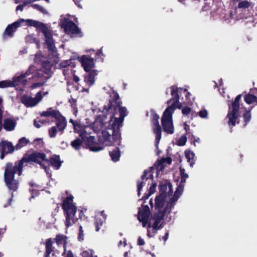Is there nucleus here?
Segmentation results:
<instances>
[{"mask_svg":"<svg viewBox=\"0 0 257 257\" xmlns=\"http://www.w3.org/2000/svg\"><path fill=\"white\" fill-rule=\"evenodd\" d=\"M161 162V159L156 162L153 166L154 167V169L156 168L158 171H163L165 168V166L164 163Z\"/></svg>","mask_w":257,"mask_h":257,"instance_id":"nucleus-38","label":"nucleus"},{"mask_svg":"<svg viewBox=\"0 0 257 257\" xmlns=\"http://www.w3.org/2000/svg\"><path fill=\"white\" fill-rule=\"evenodd\" d=\"M31 7H32L33 9H36L37 10L40 11V12L43 14L46 13V11L42 6L38 4L31 5Z\"/></svg>","mask_w":257,"mask_h":257,"instance_id":"nucleus-48","label":"nucleus"},{"mask_svg":"<svg viewBox=\"0 0 257 257\" xmlns=\"http://www.w3.org/2000/svg\"><path fill=\"white\" fill-rule=\"evenodd\" d=\"M48 161H46V163H50L51 165L55 168L56 170H58L60 168L63 161L60 160V157L59 155H54L51 157L49 159H47Z\"/></svg>","mask_w":257,"mask_h":257,"instance_id":"nucleus-15","label":"nucleus"},{"mask_svg":"<svg viewBox=\"0 0 257 257\" xmlns=\"http://www.w3.org/2000/svg\"><path fill=\"white\" fill-rule=\"evenodd\" d=\"M157 186V183L156 182H152L151 186L149 188V195H152L154 194L156 191V188Z\"/></svg>","mask_w":257,"mask_h":257,"instance_id":"nucleus-52","label":"nucleus"},{"mask_svg":"<svg viewBox=\"0 0 257 257\" xmlns=\"http://www.w3.org/2000/svg\"><path fill=\"white\" fill-rule=\"evenodd\" d=\"M161 123L163 131L168 134H173L174 128L173 123V119L165 120L161 119Z\"/></svg>","mask_w":257,"mask_h":257,"instance_id":"nucleus-13","label":"nucleus"},{"mask_svg":"<svg viewBox=\"0 0 257 257\" xmlns=\"http://www.w3.org/2000/svg\"><path fill=\"white\" fill-rule=\"evenodd\" d=\"M17 122L11 118H6L4 120L3 127L7 131H12L14 130Z\"/></svg>","mask_w":257,"mask_h":257,"instance_id":"nucleus-17","label":"nucleus"},{"mask_svg":"<svg viewBox=\"0 0 257 257\" xmlns=\"http://www.w3.org/2000/svg\"><path fill=\"white\" fill-rule=\"evenodd\" d=\"M80 62L82 66L83 67L84 70L86 72H89L94 67V59L90 58L86 55L82 56L80 59Z\"/></svg>","mask_w":257,"mask_h":257,"instance_id":"nucleus-9","label":"nucleus"},{"mask_svg":"<svg viewBox=\"0 0 257 257\" xmlns=\"http://www.w3.org/2000/svg\"><path fill=\"white\" fill-rule=\"evenodd\" d=\"M44 143L43 141V139L41 138L36 139L34 141V144L35 146L39 148L43 147Z\"/></svg>","mask_w":257,"mask_h":257,"instance_id":"nucleus-49","label":"nucleus"},{"mask_svg":"<svg viewBox=\"0 0 257 257\" xmlns=\"http://www.w3.org/2000/svg\"><path fill=\"white\" fill-rule=\"evenodd\" d=\"M153 170H154V167H150V170H145L144 171V173H143V175L141 176V179L143 180H144L145 179H146V180L148 179L149 177H147V176L148 174L149 173H150V178L152 179H153V172H152Z\"/></svg>","mask_w":257,"mask_h":257,"instance_id":"nucleus-37","label":"nucleus"},{"mask_svg":"<svg viewBox=\"0 0 257 257\" xmlns=\"http://www.w3.org/2000/svg\"><path fill=\"white\" fill-rule=\"evenodd\" d=\"M250 6V3L247 1L244 0L239 2L238 4V8L239 9H247Z\"/></svg>","mask_w":257,"mask_h":257,"instance_id":"nucleus-40","label":"nucleus"},{"mask_svg":"<svg viewBox=\"0 0 257 257\" xmlns=\"http://www.w3.org/2000/svg\"><path fill=\"white\" fill-rule=\"evenodd\" d=\"M21 102L27 107H32L36 105L38 103V101H37L36 98L24 95L21 98Z\"/></svg>","mask_w":257,"mask_h":257,"instance_id":"nucleus-18","label":"nucleus"},{"mask_svg":"<svg viewBox=\"0 0 257 257\" xmlns=\"http://www.w3.org/2000/svg\"><path fill=\"white\" fill-rule=\"evenodd\" d=\"M151 113V121L153 123V131L154 134L156 135L155 142L157 147L162 138V129L159 123V115L156 112L155 110L152 109L150 111Z\"/></svg>","mask_w":257,"mask_h":257,"instance_id":"nucleus-7","label":"nucleus"},{"mask_svg":"<svg viewBox=\"0 0 257 257\" xmlns=\"http://www.w3.org/2000/svg\"><path fill=\"white\" fill-rule=\"evenodd\" d=\"M42 85H43V83H42L41 82L34 83L31 86V88L32 89H35V88H36L37 87H39L42 86Z\"/></svg>","mask_w":257,"mask_h":257,"instance_id":"nucleus-63","label":"nucleus"},{"mask_svg":"<svg viewBox=\"0 0 257 257\" xmlns=\"http://www.w3.org/2000/svg\"><path fill=\"white\" fill-rule=\"evenodd\" d=\"M73 195L70 194L63 200L61 205L66 217L65 225L67 227L72 226L78 219H82L85 217L82 210H79V218L74 217L77 211V207L73 203Z\"/></svg>","mask_w":257,"mask_h":257,"instance_id":"nucleus-3","label":"nucleus"},{"mask_svg":"<svg viewBox=\"0 0 257 257\" xmlns=\"http://www.w3.org/2000/svg\"><path fill=\"white\" fill-rule=\"evenodd\" d=\"M183 188H180L177 186L176 190L175 192L174 196L170 199V202L174 203L179 199L180 196L181 195L183 191Z\"/></svg>","mask_w":257,"mask_h":257,"instance_id":"nucleus-31","label":"nucleus"},{"mask_svg":"<svg viewBox=\"0 0 257 257\" xmlns=\"http://www.w3.org/2000/svg\"><path fill=\"white\" fill-rule=\"evenodd\" d=\"M26 22L27 25L34 27L43 33L46 38V43L48 50L53 52L55 51L56 50V47L53 41L52 35L46 25L41 22L31 19H27Z\"/></svg>","mask_w":257,"mask_h":257,"instance_id":"nucleus-4","label":"nucleus"},{"mask_svg":"<svg viewBox=\"0 0 257 257\" xmlns=\"http://www.w3.org/2000/svg\"><path fill=\"white\" fill-rule=\"evenodd\" d=\"M96 70L90 71L87 76L85 77L84 81L89 86H92L94 83V77L97 75Z\"/></svg>","mask_w":257,"mask_h":257,"instance_id":"nucleus-23","label":"nucleus"},{"mask_svg":"<svg viewBox=\"0 0 257 257\" xmlns=\"http://www.w3.org/2000/svg\"><path fill=\"white\" fill-rule=\"evenodd\" d=\"M158 211V212H159V214H160V216L163 219L164 217H165L166 214L167 213H168V210L165 207L163 210L162 209H156Z\"/></svg>","mask_w":257,"mask_h":257,"instance_id":"nucleus-54","label":"nucleus"},{"mask_svg":"<svg viewBox=\"0 0 257 257\" xmlns=\"http://www.w3.org/2000/svg\"><path fill=\"white\" fill-rule=\"evenodd\" d=\"M48 161L46 155L44 153L34 151L31 154L25 153L22 158L16 161L14 164L12 162L7 163L5 167L4 181L9 189L13 191L17 190L19 181L15 179V175H22L24 166H27L28 163L34 162L39 164L41 168L47 171V167L43 162Z\"/></svg>","mask_w":257,"mask_h":257,"instance_id":"nucleus-2","label":"nucleus"},{"mask_svg":"<svg viewBox=\"0 0 257 257\" xmlns=\"http://www.w3.org/2000/svg\"><path fill=\"white\" fill-rule=\"evenodd\" d=\"M57 133V128L55 126L51 127L49 130V135L50 138H55L56 136Z\"/></svg>","mask_w":257,"mask_h":257,"instance_id":"nucleus-45","label":"nucleus"},{"mask_svg":"<svg viewBox=\"0 0 257 257\" xmlns=\"http://www.w3.org/2000/svg\"><path fill=\"white\" fill-rule=\"evenodd\" d=\"M151 219L154 220H158V221H161L162 220V218L160 216V214H159V212H158V211L154 212L153 214L152 215L151 217Z\"/></svg>","mask_w":257,"mask_h":257,"instance_id":"nucleus-51","label":"nucleus"},{"mask_svg":"<svg viewBox=\"0 0 257 257\" xmlns=\"http://www.w3.org/2000/svg\"><path fill=\"white\" fill-rule=\"evenodd\" d=\"M145 242L144 240L141 237L139 236L137 240V244L140 246H143L145 245Z\"/></svg>","mask_w":257,"mask_h":257,"instance_id":"nucleus-62","label":"nucleus"},{"mask_svg":"<svg viewBox=\"0 0 257 257\" xmlns=\"http://www.w3.org/2000/svg\"><path fill=\"white\" fill-rule=\"evenodd\" d=\"M161 221L154 220V222L152 225V227L154 230H160L163 228L162 224H160Z\"/></svg>","mask_w":257,"mask_h":257,"instance_id":"nucleus-46","label":"nucleus"},{"mask_svg":"<svg viewBox=\"0 0 257 257\" xmlns=\"http://www.w3.org/2000/svg\"><path fill=\"white\" fill-rule=\"evenodd\" d=\"M176 109L174 104H171L164 111L161 119H165V120L173 119L172 114Z\"/></svg>","mask_w":257,"mask_h":257,"instance_id":"nucleus-20","label":"nucleus"},{"mask_svg":"<svg viewBox=\"0 0 257 257\" xmlns=\"http://www.w3.org/2000/svg\"><path fill=\"white\" fill-rule=\"evenodd\" d=\"M199 115L201 118H207L208 115V112L206 109L200 110L199 112Z\"/></svg>","mask_w":257,"mask_h":257,"instance_id":"nucleus-59","label":"nucleus"},{"mask_svg":"<svg viewBox=\"0 0 257 257\" xmlns=\"http://www.w3.org/2000/svg\"><path fill=\"white\" fill-rule=\"evenodd\" d=\"M179 170L181 176V180L177 186L181 189H184V184L186 182V179L188 178V175L185 172V169L181 167L179 168Z\"/></svg>","mask_w":257,"mask_h":257,"instance_id":"nucleus-24","label":"nucleus"},{"mask_svg":"<svg viewBox=\"0 0 257 257\" xmlns=\"http://www.w3.org/2000/svg\"><path fill=\"white\" fill-rule=\"evenodd\" d=\"M150 213L145 212L141 210L140 208H139L138 219L139 218L140 219H149Z\"/></svg>","mask_w":257,"mask_h":257,"instance_id":"nucleus-36","label":"nucleus"},{"mask_svg":"<svg viewBox=\"0 0 257 257\" xmlns=\"http://www.w3.org/2000/svg\"><path fill=\"white\" fill-rule=\"evenodd\" d=\"M161 163H167L168 164L170 165L172 163V160L171 157H168L167 158H161Z\"/></svg>","mask_w":257,"mask_h":257,"instance_id":"nucleus-60","label":"nucleus"},{"mask_svg":"<svg viewBox=\"0 0 257 257\" xmlns=\"http://www.w3.org/2000/svg\"><path fill=\"white\" fill-rule=\"evenodd\" d=\"M30 73V71L28 70L25 73H22L20 75L14 77L12 82H14V87L18 85L20 83L24 85H26L27 83L26 77L29 76Z\"/></svg>","mask_w":257,"mask_h":257,"instance_id":"nucleus-12","label":"nucleus"},{"mask_svg":"<svg viewBox=\"0 0 257 257\" xmlns=\"http://www.w3.org/2000/svg\"><path fill=\"white\" fill-rule=\"evenodd\" d=\"M103 148H104V147H103L102 146H100L99 144H96V143H94V145H92V146H91V147H90V148H89V150L91 151L95 152H99V151L103 150Z\"/></svg>","mask_w":257,"mask_h":257,"instance_id":"nucleus-41","label":"nucleus"},{"mask_svg":"<svg viewBox=\"0 0 257 257\" xmlns=\"http://www.w3.org/2000/svg\"><path fill=\"white\" fill-rule=\"evenodd\" d=\"M79 137L81 138L80 139L82 140L83 142L88 137L86 132L85 131L80 132L79 133Z\"/></svg>","mask_w":257,"mask_h":257,"instance_id":"nucleus-56","label":"nucleus"},{"mask_svg":"<svg viewBox=\"0 0 257 257\" xmlns=\"http://www.w3.org/2000/svg\"><path fill=\"white\" fill-rule=\"evenodd\" d=\"M60 26L64 29L65 33L75 37H82L83 33L81 29L71 20L65 18L60 22Z\"/></svg>","mask_w":257,"mask_h":257,"instance_id":"nucleus-6","label":"nucleus"},{"mask_svg":"<svg viewBox=\"0 0 257 257\" xmlns=\"http://www.w3.org/2000/svg\"><path fill=\"white\" fill-rule=\"evenodd\" d=\"M122 102L118 93L113 90L109 94V98L107 104L104 105L102 111L103 113L102 116H97V120L100 121L101 125L105 124L104 120L106 118L108 113H110L111 116L109 120L110 127L112 130V139L113 142L110 143L113 145L116 142L120 137V127L122 126V123L124 117L127 115V109L125 107L122 106Z\"/></svg>","mask_w":257,"mask_h":257,"instance_id":"nucleus-1","label":"nucleus"},{"mask_svg":"<svg viewBox=\"0 0 257 257\" xmlns=\"http://www.w3.org/2000/svg\"><path fill=\"white\" fill-rule=\"evenodd\" d=\"M53 64L48 60L42 62V70L45 74H48L51 70Z\"/></svg>","mask_w":257,"mask_h":257,"instance_id":"nucleus-28","label":"nucleus"},{"mask_svg":"<svg viewBox=\"0 0 257 257\" xmlns=\"http://www.w3.org/2000/svg\"><path fill=\"white\" fill-rule=\"evenodd\" d=\"M244 100L247 104H250L255 102L256 96L253 94L248 93L244 96Z\"/></svg>","mask_w":257,"mask_h":257,"instance_id":"nucleus-32","label":"nucleus"},{"mask_svg":"<svg viewBox=\"0 0 257 257\" xmlns=\"http://www.w3.org/2000/svg\"><path fill=\"white\" fill-rule=\"evenodd\" d=\"M27 20L20 19L11 25H9L5 30V34L8 36H13V33L16 31L17 29L21 26V24L25 22L27 23Z\"/></svg>","mask_w":257,"mask_h":257,"instance_id":"nucleus-10","label":"nucleus"},{"mask_svg":"<svg viewBox=\"0 0 257 257\" xmlns=\"http://www.w3.org/2000/svg\"><path fill=\"white\" fill-rule=\"evenodd\" d=\"M170 88L171 89V94L172 98L167 101V103L170 104L172 103V104H174V106H176V104L179 103V92L181 93V92L179 91L180 89L175 85H172Z\"/></svg>","mask_w":257,"mask_h":257,"instance_id":"nucleus-11","label":"nucleus"},{"mask_svg":"<svg viewBox=\"0 0 257 257\" xmlns=\"http://www.w3.org/2000/svg\"><path fill=\"white\" fill-rule=\"evenodd\" d=\"M158 211V212H159V214H160V216L163 219L164 217H165L166 214L167 213H168V210L165 207L163 210L162 209H156Z\"/></svg>","mask_w":257,"mask_h":257,"instance_id":"nucleus-53","label":"nucleus"},{"mask_svg":"<svg viewBox=\"0 0 257 257\" xmlns=\"http://www.w3.org/2000/svg\"><path fill=\"white\" fill-rule=\"evenodd\" d=\"M145 184V183L144 182L138 180L137 181V190H142Z\"/></svg>","mask_w":257,"mask_h":257,"instance_id":"nucleus-61","label":"nucleus"},{"mask_svg":"<svg viewBox=\"0 0 257 257\" xmlns=\"http://www.w3.org/2000/svg\"><path fill=\"white\" fill-rule=\"evenodd\" d=\"M176 109L174 104H171L164 111L161 119H165V120L173 119L172 114Z\"/></svg>","mask_w":257,"mask_h":257,"instance_id":"nucleus-19","label":"nucleus"},{"mask_svg":"<svg viewBox=\"0 0 257 257\" xmlns=\"http://www.w3.org/2000/svg\"><path fill=\"white\" fill-rule=\"evenodd\" d=\"M78 238L80 241L84 239L83 230L81 226H80L79 228V236Z\"/></svg>","mask_w":257,"mask_h":257,"instance_id":"nucleus-58","label":"nucleus"},{"mask_svg":"<svg viewBox=\"0 0 257 257\" xmlns=\"http://www.w3.org/2000/svg\"><path fill=\"white\" fill-rule=\"evenodd\" d=\"M109 154L111 160L113 162H116L119 160L120 157V151L118 147H116L113 151H109Z\"/></svg>","mask_w":257,"mask_h":257,"instance_id":"nucleus-26","label":"nucleus"},{"mask_svg":"<svg viewBox=\"0 0 257 257\" xmlns=\"http://www.w3.org/2000/svg\"><path fill=\"white\" fill-rule=\"evenodd\" d=\"M53 241L52 238L47 239L46 242V251L45 257H49L50 253L53 251Z\"/></svg>","mask_w":257,"mask_h":257,"instance_id":"nucleus-27","label":"nucleus"},{"mask_svg":"<svg viewBox=\"0 0 257 257\" xmlns=\"http://www.w3.org/2000/svg\"><path fill=\"white\" fill-rule=\"evenodd\" d=\"M56 122V128L62 133L63 132L67 125V121L64 116L60 112L55 118Z\"/></svg>","mask_w":257,"mask_h":257,"instance_id":"nucleus-14","label":"nucleus"},{"mask_svg":"<svg viewBox=\"0 0 257 257\" xmlns=\"http://www.w3.org/2000/svg\"><path fill=\"white\" fill-rule=\"evenodd\" d=\"M60 113L59 110H54L52 107H50L47 109L46 111H44L42 112H40V114L41 116L43 117H49L51 116L54 118H56L58 114Z\"/></svg>","mask_w":257,"mask_h":257,"instance_id":"nucleus-22","label":"nucleus"},{"mask_svg":"<svg viewBox=\"0 0 257 257\" xmlns=\"http://www.w3.org/2000/svg\"><path fill=\"white\" fill-rule=\"evenodd\" d=\"M242 94H238L236 96L233 101L231 103V106L229 107V110L226 115V118L228 119L227 124L231 130L236 123H239L238 111L240 108V101Z\"/></svg>","mask_w":257,"mask_h":257,"instance_id":"nucleus-5","label":"nucleus"},{"mask_svg":"<svg viewBox=\"0 0 257 257\" xmlns=\"http://www.w3.org/2000/svg\"><path fill=\"white\" fill-rule=\"evenodd\" d=\"M191 111V108L188 106H185L182 109V112L184 115H187Z\"/></svg>","mask_w":257,"mask_h":257,"instance_id":"nucleus-57","label":"nucleus"},{"mask_svg":"<svg viewBox=\"0 0 257 257\" xmlns=\"http://www.w3.org/2000/svg\"><path fill=\"white\" fill-rule=\"evenodd\" d=\"M39 117H38L36 119L34 120V125L37 128H40L41 126L40 124L41 122H38Z\"/></svg>","mask_w":257,"mask_h":257,"instance_id":"nucleus-64","label":"nucleus"},{"mask_svg":"<svg viewBox=\"0 0 257 257\" xmlns=\"http://www.w3.org/2000/svg\"><path fill=\"white\" fill-rule=\"evenodd\" d=\"M29 190L31 193V197L30 198V199L31 198H34L35 196H37L39 194V190L35 188H30Z\"/></svg>","mask_w":257,"mask_h":257,"instance_id":"nucleus-50","label":"nucleus"},{"mask_svg":"<svg viewBox=\"0 0 257 257\" xmlns=\"http://www.w3.org/2000/svg\"><path fill=\"white\" fill-rule=\"evenodd\" d=\"M175 204L170 201L167 202L166 204L165 208L168 210V213L171 212V209L174 207Z\"/></svg>","mask_w":257,"mask_h":257,"instance_id":"nucleus-55","label":"nucleus"},{"mask_svg":"<svg viewBox=\"0 0 257 257\" xmlns=\"http://www.w3.org/2000/svg\"><path fill=\"white\" fill-rule=\"evenodd\" d=\"M138 220H139L140 222H141L142 223V226L143 227H145L147 226L148 227V228H150L152 227V224L149 219H140L139 218Z\"/></svg>","mask_w":257,"mask_h":257,"instance_id":"nucleus-43","label":"nucleus"},{"mask_svg":"<svg viewBox=\"0 0 257 257\" xmlns=\"http://www.w3.org/2000/svg\"><path fill=\"white\" fill-rule=\"evenodd\" d=\"M168 188H169L168 195L169 196H172L173 192L172 185L170 182L168 180H165L160 183L159 186V195H167Z\"/></svg>","mask_w":257,"mask_h":257,"instance_id":"nucleus-8","label":"nucleus"},{"mask_svg":"<svg viewBox=\"0 0 257 257\" xmlns=\"http://www.w3.org/2000/svg\"><path fill=\"white\" fill-rule=\"evenodd\" d=\"M66 236L63 234H58L56 235V238H55V241L58 245H63V247L64 248V251L63 253L65 254L66 252Z\"/></svg>","mask_w":257,"mask_h":257,"instance_id":"nucleus-25","label":"nucleus"},{"mask_svg":"<svg viewBox=\"0 0 257 257\" xmlns=\"http://www.w3.org/2000/svg\"><path fill=\"white\" fill-rule=\"evenodd\" d=\"M82 140L79 138H77L76 139L72 141L71 142V147L76 151H79L81 148V146L83 144Z\"/></svg>","mask_w":257,"mask_h":257,"instance_id":"nucleus-29","label":"nucleus"},{"mask_svg":"<svg viewBox=\"0 0 257 257\" xmlns=\"http://www.w3.org/2000/svg\"><path fill=\"white\" fill-rule=\"evenodd\" d=\"M242 117L243 118V127H245L250 121L251 117L250 111L245 110L243 113Z\"/></svg>","mask_w":257,"mask_h":257,"instance_id":"nucleus-30","label":"nucleus"},{"mask_svg":"<svg viewBox=\"0 0 257 257\" xmlns=\"http://www.w3.org/2000/svg\"><path fill=\"white\" fill-rule=\"evenodd\" d=\"M94 140V137L89 136L86 138L85 141H84V142L89 148H90V147L92 146V145H94V144L95 143Z\"/></svg>","mask_w":257,"mask_h":257,"instance_id":"nucleus-42","label":"nucleus"},{"mask_svg":"<svg viewBox=\"0 0 257 257\" xmlns=\"http://www.w3.org/2000/svg\"><path fill=\"white\" fill-rule=\"evenodd\" d=\"M167 195H159L156 196L155 199V209H162L165 205V200Z\"/></svg>","mask_w":257,"mask_h":257,"instance_id":"nucleus-21","label":"nucleus"},{"mask_svg":"<svg viewBox=\"0 0 257 257\" xmlns=\"http://www.w3.org/2000/svg\"><path fill=\"white\" fill-rule=\"evenodd\" d=\"M14 87V82L11 80H3L0 81V88H4L7 87Z\"/></svg>","mask_w":257,"mask_h":257,"instance_id":"nucleus-35","label":"nucleus"},{"mask_svg":"<svg viewBox=\"0 0 257 257\" xmlns=\"http://www.w3.org/2000/svg\"><path fill=\"white\" fill-rule=\"evenodd\" d=\"M29 142L28 140L26 139L25 137H23L19 139L18 143L16 145L15 148L17 150L20 149L22 147L26 146Z\"/></svg>","mask_w":257,"mask_h":257,"instance_id":"nucleus-34","label":"nucleus"},{"mask_svg":"<svg viewBox=\"0 0 257 257\" xmlns=\"http://www.w3.org/2000/svg\"><path fill=\"white\" fill-rule=\"evenodd\" d=\"M187 142V137L185 135L182 136L177 141V145L179 146H183Z\"/></svg>","mask_w":257,"mask_h":257,"instance_id":"nucleus-44","label":"nucleus"},{"mask_svg":"<svg viewBox=\"0 0 257 257\" xmlns=\"http://www.w3.org/2000/svg\"><path fill=\"white\" fill-rule=\"evenodd\" d=\"M185 156L187 159V162L190 163V166L192 167L194 164L193 161L191 162V160H193L195 154L190 150H187L185 151Z\"/></svg>","mask_w":257,"mask_h":257,"instance_id":"nucleus-33","label":"nucleus"},{"mask_svg":"<svg viewBox=\"0 0 257 257\" xmlns=\"http://www.w3.org/2000/svg\"><path fill=\"white\" fill-rule=\"evenodd\" d=\"M102 136L105 141H110V139L112 138L111 135L107 131H103L102 132Z\"/></svg>","mask_w":257,"mask_h":257,"instance_id":"nucleus-47","label":"nucleus"},{"mask_svg":"<svg viewBox=\"0 0 257 257\" xmlns=\"http://www.w3.org/2000/svg\"><path fill=\"white\" fill-rule=\"evenodd\" d=\"M0 148L7 153L12 154L14 152L15 148L12 142L8 141H2L0 143Z\"/></svg>","mask_w":257,"mask_h":257,"instance_id":"nucleus-16","label":"nucleus"},{"mask_svg":"<svg viewBox=\"0 0 257 257\" xmlns=\"http://www.w3.org/2000/svg\"><path fill=\"white\" fill-rule=\"evenodd\" d=\"M102 224L103 221L102 220V219L98 216L95 217L94 225L95 227V230L96 231H98L99 230L100 227L102 225Z\"/></svg>","mask_w":257,"mask_h":257,"instance_id":"nucleus-39","label":"nucleus"}]
</instances>
